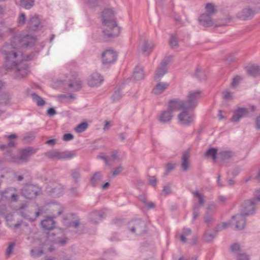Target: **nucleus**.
Masks as SVG:
<instances>
[{"label": "nucleus", "instance_id": "obj_1", "mask_svg": "<svg viewBox=\"0 0 260 260\" xmlns=\"http://www.w3.org/2000/svg\"><path fill=\"white\" fill-rule=\"evenodd\" d=\"M0 53L5 60L6 68L14 76L15 78L20 79L27 76L29 73V67L24 60H30L29 57L24 56L21 50L12 42L5 43L0 49Z\"/></svg>", "mask_w": 260, "mask_h": 260}, {"label": "nucleus", "instance_id": "obj_2", "mask_svg": "<svg viewBox=\"0 0 260 260\" xmlns=\"http://www.w3.org/2000/svg\"><path fill=\"white\" fill-rule=\"evenodd\" d=\"M102 18L104 35L108 38L117 36L120 33V28L115 21L113 11L109 9L105 10L102 12Z\"/></svg>", "mask_w": 260, "mask_h": 260}, {"label": "nucleus", "instance_id": "obj_3", "mask_svg": "<svg viewBox=\"0 0 260 260\" xmlns=\"http://www.w3.org/2000/svg\"><path fill=\"white\" fill-rule=\"evenodd\" d=\"M184 106V103L182 100L176 99L171 100L167 109L160 113L159 116V121L162 123H167L170 121L173 117V112L180 110Z\"/></svg>", "mask_w": 260, "mask_h": 260}, {"label": "nucleus", "instance_id": "obj_4", "mask_svg": "<svg viewBox=\"0 0 260 260\" xmlns=\"http://www.w3.org/2000/svg\"><path fill=\"white\" fill-rule=\"evenodd\" d=\"M12 42L16 44L20 50L21 48L32 47L36 42L37 38L29 34H18L14 35L12 38Z\"/></svg>", "mask_w": 260, "mask_h": 260}, {"label": "nucleus", "instance_id": "obj_5", "mask_svg": "<svg viewBox=\"0 0 260 260\" xmlns=\"http://www.w3.org/2000/svg\"><path fill=\"white\" fill-rule=\"evenodd\" d=\"M201 91L194 90L189 91L187 96L186 101L182 100L184 103V106L182 109L194 108L198 105V101L201 97Z\"/></svg>", "mask_w": 260, "mask_h": 260}, {"label": "nucleus", "instance_id": "obj_6", "mask_svg": "<svg viewBox=\"0 0 260 260\" xmlns=\"http://www.w3.org/2000/svg\"><path fill=\"white\" fill-rule=\"evenodd\" d=\"M129 230L137 236H141L146 231V224L140 219L132 220L128 223Z\"/></svg>", "mask_w": 260, "mask_h": 260}, {"label": "nucleus", "instance_id": "obj_7", "mask_svg": "<svg viewBox=\"0 0 260 260\" xmlns=\"http://www.w3.org/2000/svg\"><path fill=\"white\" fill-rule=\"evenodd\" d=\"M75 155L74 152L59 151L57 150H53L46 153L48 157L57 159H71Z\"/></svg>", "mask_w": 260, "mask_h": 260}, {"label": "nucleus", "instance_id": "obj_8", "mask_svg": "<svg viewBox=\"0 0 260 260\" xmlns=\"http://www.w3.org/2000/svg\"><path fill=\"white\" fill-rule=\"evenodd\" d=\"M189 109H181V112L178 115L179 123L183 125L191 124L194 120V115L188 111Z\"/></svg>", "mask_w": 260, "mask_h": 260}, {"label": "nucleus", "instance_id": "obj_9", "mask_svg": "<svg viewBox=\"0 0 260 260\" xmlns=\"http://www.w3.org/2000/svg\"><path fill=\"white\" fill-rule=\"evenodd\" d=\"M58 209L57 213V216L60 215L63 211L62 207L60 205L58 206ZM56 217L54 216L52 217H47L44 220L41 221V225L42 228L46 230H50L55 227V222L54 220V218Z\"/></svg>", "mask_w": 260, "mask_h": 260}, {"label": "nucleus", "instance_id": "obj_10", "mask_svg": "<svg viewBox=\"0 0 260 260\" xmlns=\"http://www.w3.org/2000/svg\"><path fill=\"white\" fill-rule=\"evenodd\" d=\"M117 54L113 50L109 49L105 51L102 56L103 64H109L115 62L117 59Z\"/></svg>", "mask_w": 260, "mask_h": 260}, {"label": "nucleus", "instance_id": "obj_11", "mask_svg": "<svg viewBox=\"0 0 260 260\" xmlns=\"http://www.w3.org/2000/svg\"><path fill=\"white\" fill-rule=\"evenodd\" d=\"M255 206V202L253 200H246L241 207V212L245 215H250L254 212Z\"/></svg>", "mask_w": 260, "mask_h": 260}, {"label": "nucleus", "instance_id": "obj_12", "mask_svg": "<svg viewBox=\"0 0 260 260\" xmlns=\"http://www.w3.org/2000/svg\"><path fill=\"white\" fill-rule=\"evenodd\" d=\"M244 214L241 212L232 217V223L235 225V228L238 230H241L244 228L246 221Z\"/></svg>", "mask_w": 260, "mask_h": 260}, {"label": "nucleus", "instance_id": "obj_13", "mask_svg": "<svg viewBox=\"0 0 260 260\" xmlns=\"http://www.w3.org/2000/svg\"><path fill=\"white\" fill-rule=\"evenodd\" d=\"M47 189L54 197H60L63 193L62 186L57 182H53L48 185Z\"/></svg>", "mask_w": 260, "mask_h": 260}, {"label": "nucleus", "instance_id": "obj_14", "mask_svg": "<svg viewBox=\"0 0 260 260\" xmlns=\"http://www.w3.org/2000/svg\"><path fill=\"white\" fill-rule=\"evenodd\" d=\"M22 194L27 199H32L38 196L36 187L32 185L24 186L21 190Z\"/></svg>", "mask_w": 260, "mask_h": 260}, {"label": "nucleus", "instance_id": "obj_15", "mask_svg": "<svg viewBox=\"0 0 260 260\" xmlns=\"http://www.w3.org/2000/svg\"><path fill=\"white\" fill-rule=\"evenodd\" d=\"M103 78L98 73L91 74L88 79V84L90 86L97 87L103 82Z\"/></svg>", "mask_w": 260, "mask_h": 260}, {"label": "nucleus", "instance_id": "obj_16", "mask_svg": "<svg viewBox=\"0 0 260 260\" xmlns=\"http://www.w3.org/2000/svg\"><path fill=\"white\" fill-rule=\"evenodd\" d=\"M247 113L248 111L247 109L244 108H238L234 112L231 121L234 122L238 123L241 119L246 116Z\"/></svg>", "mask_w": 260, "mask_h": 260}, {"label": "nucleus", "instance_id": "obj_17", "mask_svg": "<svg viewBox=\"0 0 260 260\" xmlns=\"http://www.w3.org/2000/svg\"><path fill=\"white\" fill-rule=\"evenodd\" d=\"M41 26L40 21L38 16L34 15L30 17L27 28L29 31H36Z\"/></svg>", "mask_w": 260, "mask_h": 260}, {"label": "nucleus", "instance_id": "obj_18", "mask_svg": "<svg viewBox=\"0 0 260 260\" xmlns=\"http://www.w3.org/2000/svg\"><path fill=\"white\" fill-rule=\"evenodd\" d=\"M36 152V149L31 147H27L20 152L19 159L23 161H27L29 157L35 154Z\"/></svg>", "mask_w": 260, "mask_h": 260}, {"label": "nucleus", "instance_id": "obj_19", "mask_svg": "<svg viewBox=\"0 0 260 260\" xmlns=\"http://www.w3.org/2000/svg\"><path fill=\"white\" fill-rule=\"evenodd\" d=\"M255 14V11L253 10L247 8L243 9L238 17L243 20H246L252 18Z\"/></svg>", "mask_w": 260, "mask_h": 260}, {"label": "nucleus", "instance_id": "obj_20", "mask_svg": "<svg viewBox=\"0 0 260 260\" xmlns=\"http://www.w3.org/2000/svg\"><path fill=\"white\" fill-rule=\"evenodd\" d=\"M189 157L190 152L188 150H186L183 153L181 157V167L184 171H186L189 169Z\"/></svg>", "mask_w": 260, "mask_h": 260}, {"label": "nucleus", "instance_id": "obj_21", "mask_svg": "<svg viewBox=\"0 0 260 260\" xmlns=\"http://www.w3.org/2000/svg\"><path fill=\"white\" fill-rule=\"evenodd\" d=\"M199 20L200 24L205 27H209L213 25V22L208 14H204L201 15L199 18Z\"/></svg>", "mask_w": 260, "mask_h": 260}, {"label": "nucleus", "instance_id": "obj_22", "mask_svg": "<svg viewBox=\"0 0 260 260\" xmlns=\"http://www.w3.org/2000/svg\"><path fill=\"white\" fill-rule=\"evenodd\" d=\"M154 45L152 42L147 41H144L140 46L142 51L145 54L150 53L153 48Z\"/></svg>", "mask_w": 260, "mask_h": 260}, {"label": "nucleus", "instance_id": "obj_23", "mask_svg": "<svg viewBox=\"0 0 260 260\" xmlns=\"http://www.w3.org/2000/svg\"><path fill=\"white\" fill-rule=\"evenodd\" d=\"M104 214L102 211H94L90 214V220L94 222L98 223L102 220L103 218Z\"/></svg>", "mask_w": 260, "mask_h": 260}, {"label": "nucleus", "instance_id": "obj_24", "mask_svg": "<svg viewBox=\"0 0 260 260\" xmlns=\"http://www.w3.org/2000/svg\"><path fill=\"white\" fill-rule=\"evenodd\" d=\"M169 84L167 82H159L156 85L153 92L156 94L162 93L168 87Z\"/></svg>", "mask_w": 260, "mask_h": 260}, {"label": "nucleus", "instance_id": "obj_25", "mask_svg": "<svg viewBox=\"0 0 260 260\" xmlns=\"http://www.w3.org/2000/svg\"><path fill=\"white\" fill-rule=\"evenodd\" d=\"M191 230L189 228H184L182 232L180 235V239L183 243L187 242V238L191 235Z\"/></svg>", "mask_w": 260, "mask_h": 260}, {"label": "nucleus", "instance_id": "obj_26", "mask_svg": "<svg viewBox=\"0 0 260 260\" xmlns=\"http://www.w3.org/2000/svg\"><path fill=\"white\" fill-rule=\"evenodd\" d=\"M167 69H166L160 66H159L155 74L154 79L156 81H159L160 79L164 76V75L167 73Z\"/></svg>", "mask_w": 260, "mask_h": 260}, {"label": "nucleus", "instance_id": "obj_27", "mask_svg": "<svg viewBox=\"0 0 260 260\" xmlns=\"http://www.w3.org/2000/svg\"><path fill=\"white\" fill-rule=\"evenodd\" d=\"M144 73L142 68L137 67L134 71L133 77L137 80H142L144 78Z\"/></svg>", "mask_w": 260, "mask_h": 260}, {"label": "nucleus", "instance_id": "obj_28", "mask_svg": "<svg viewBox=\"0 0 260 260\" xmlns=\"http://www.w3.org/2000/svg\"><path fill=\"white\" fill-rule=\"evenodd\" d=\"M69 86L72 89L73 91H78L82 87V82L80 79H78L75 81L70 82L69 84Z\"/></svg>", "mask_w": 260, "mask_h": 260}, {"label": "nucleus", "instance_id": "obj_29", "mask_svg": "<svg viewBox=\"0 0 260 260\" xmlns=\"http://www.w3.org/2000/svg\"><path fill=\"white\" fill-rule=\"evenodd\" d=\"M247 71L249 75L253 77H256L260 74V69L258 66H256L249 67L247 69Z\"/></svg>", "mask_w": 260, "mask_h": 260}, {"label": "nucleus", "instance_id": "obj_30", "mask_svg": "<svg viewBox=\"0 0 260 260\" xmlns=\"http://www.w3.org/2000/svg\"><path fill=\"white\" fill-rule=\"evenodd\" d=\"M6 219L7 225L10 228L14 227L15 229H16V228H18L21 224V223L20 222H18L15 224H13L12 223V221L13 220V214H7L6 216Z\"/></svg>", "mask_w": 260, "mask_h": 260}, {"label": "nucleus", "instance_id": "obj_31", "mask_svg": "<svg viewBox=\"0 0 260 260\" xmlns=\"http://www.w3.org/2000/svg\"><path fill=\"white\" fill-rule=\"evenodd\" d=\"M216 235V232L214 231H207L204 234V239L206 242H211Z\"/></svg>", "mask_w": 260, "mask_h": 260}, {"label": "nucleus", "instance_id": "obj_32", "mask_svg": "<svg viewBox=\"0 0 260 260\" xmlns=\"http://www.w3.org/2000/svg\"><path fill=\"white\" fill-rule=\"evenodd\" d=\"M102 179V175L100 172L95 173L90 179V183L93 186H95Z\"/></svg>", "mask_w": 260, "mask_h": 260}, {"label": "nucleus", "instance_id": "obj_33", "mask_svg": "<svg viewBox=\"0 0 260 260\" xmlns=\"http://www.w3.org/2000/svg\"><path fill=\"white\" fill-rule=\"evenodd\" d=\"M11 31L12 29L7 27L4 23H0V39H3L7 32Z\"/></svg>", "mask_w": 260, "mask_h": 260}, {"label": "nucleus", "instance_id": "obj_34", "mask_svg": "<svg viewBox=\"0 0 260 260\" xmlns=\"http://www.w3.org/2000/svg\"><path fill=\"white\" fill-rule=\"evenodd\" d=\"M32 98L34 101L36 102L38 106H43L45 104V102L42 98L39 96L36 93L31 94Z\"/></svg>", "mask_w": 260, "mask_h": 260}, {"label": "nucleus", "instance_id": "obj_35", "mask_svg": "<svg viewBox=\"0 0 260 260\" xmlns=\"http://www.w3.org/2000/svg\"><path fill=\"white\" fill-rule=\"evenodd\" d=\"M34 4V0H21V6L26 9H29Z\"/></svg>", "mask_w": 260, "mask_h": 260}, {"label": "nucleus", "instance_id": "obj_36", "mask_svg": "<svg viewBox=\"0 0 260 260\" xmlns=\"http://www.w3.org/2000/svg\"><path fill=\"white\" fill-rule=\"evenodd\" d=\"M192 193L194 197L198 198L199 199V204H198L199 205L200 207L201 206L203 205L205 203V200L203 194L200 193L198 190H195L192 192Z\"/></svg>", "mask_w": 260, "mask_h": 260}, {"label": "nucleus", "instance_id": "obj_37", "mask_svg": "<svg viewBox=\"0 0 260 260\" xmlns=\"http://www.w3.org/2000/svg\"><path fill=\"white\" fill-rule=\"evenodd\" d=\"M217 154V149L214 148L209 149L206 153V155L208 157H212L214 160H216Z\"/></svg>", "mask_w": 260, "mask_h": 260}, {"label": "nucleus", "instance_id": "obj_38", "mask_svg": "<svg viewBox=\"0 0 260 260\" xmlns=\"http://www.w3.org/2000/svg\"><path fill=\"white\" fill-rule=\"evenodd\" d=\"M88 127V124L86 122H82L78 124L75 128L77 133H80L85 131Z\"/></svg>", "mask_w": 260, "mask_h": 260}, {"label": "nucleus", "instance_id": "obj_39", "mask_svg": "<svg viewBox=\"0 0 260 260\" xmlns=\"http://www.w3.org/2000/svg\"><path fill=\"white\" fill-rule=\"evenodd\" d=\"M122 96V95L120 91L119 90H116L112 94L111 99L113 102H117L121 99Z\"/></svg>", "mask_w": 260, "mask_h": 260}, {"label": "nucleus", "instance_id": "obj_40", "mask_svg": "<svg viewBox=\"0 0 260 260\" xmlns=\"http://www.w3.org/2000/svg\"><path fill=\"white\" fill-rule=\"evenodd\" d=\"M200 206L199 205L197 204V203L195 204L193 208V217H192V221L195 220L199 216L200 214Z\"/></svg>", "mask_w": 260, "mask_h": 260}, {"label": "nucleus", "instance_id": "obj_41", "mask_svg": "<svg viewBox=\"0 0 260 260\" xmlns=\"http://www.w3.org/2000/svg\"><path fill=\"white\" fill-rule=\"evenodd\" d=\"M205 8L209 15L214 14L216 11L215 6L211 3L207 4Z\"/></svg>", "mask_w": 260, "mask_h": 260}, {"label": "nucleus", "instance_id": "obj_42", "mask_svg": "<svg viewBox=\"0 0 260 260\" xmlns=\"http://www.w3.org/2000/svg\"><path fill=\"white\" fill-rule=\"evenodd\" d=\"M231 249L232 252L237 256L241 253L240 246L237 243H235L232 245L231 246Z\"/></svg>", "mask_w": 260, "mask_h": 260}, {"label": "nucleus", "instance_id": "obj_43", "mask_svg": "<svg viewBox=\"0 0 260 260\" xmlns=\"http://www.w3.org/2000/svg\"><path fill=\"white\" fill-rule=\"evenodd\" d=\"M169 44L171 47L173 48H176L178 46V41L176 36L174 35L171 36Z\"/></svg>", "mask_w": 260, "mask_h": 260}, {"label": "nucleus", "instance_id": "obj_44", "mask_svg": "<svg viewBox=\"0 0 260 260\" xmlns=\"http://www.w3.org/2000/svg\"><path fill=\"white\" fill-rule=\"evenodd\" d=\"M172 59H173L172 56H169L166 57L162 60L160 66L166 68V69H167L168 64L172 61Z\"/></svg>", "mask_w": 260, "mask_h": 260}, {"label": "nucleus", "instance_id": "obj_45", "mask_svg": "<svg viewBox=\"0 0 260 260\" xmlns=\"http://www.w3.org/2000/svg\"><path fill=\"white\" fill-rule=\"evenodd\" d=\"M15 246V244L14 242H11L9 244L6 252V254L7 257H9L12 254Z\"/></svg>", "mask_w": 260, "mask_h": 260}, {"label": "nucleus", "instance_id": "obj_46", "mask_svg": "<svg viewBox=\"0 0 260 260\" xmlns=\"http://www.w3.org/2000/svg\"><path fill=\"white\" fill-rule=\"evenodd\" d=\"M219 155L223 159H228L233 155L232 152L230 151H223L219 153Z\"/></svg>", "mask_w": 260, "mask_h": 260}, {"label": "nucleus", "instance_id": "obj_47", "mask_svg": "<svg viewBox=\"0 0 260 260\" xmlns=\"http://www.w3.org/2000/svg\"><path fill=\"white\" fill-rule=\"evenodd\" d=\"M43 253L42 249L40 248H34L31 250V254L34 257H38L42 255Z\"/></svg>", "mask_w": 260, "mask_h": 260}, {"label": "nucleus", "instance_id": "obj_48", "mask_svg": "<svg viewBox=\"0 0 260 260\" xmlns=\"http://www.w3.org/2000/svg\"><path fill=\"white\" fill-rule=\"evenodd\" d=\"M194 76L200 80L205 78L204 73L200 68H197L194 73Z\"/></svg>", "mask_w": 260, "mask_h": 260}, {"label": "nucleus", "instance_id": "obj_49", "mask_svg": "<svg viewBox=\"0 0 260 260\" xmlns=\"http://www.w3.org/2000/svg\"><path fill=\"white\" fill-rule=\"evenodd\" d=\"M85 2L89 7L94 8L99 5L100 0H85Z\"/></svg>", "mask_w": 260, "mask_h": 260}, {"label": "nucleus", "instance_id": "obj_50", "mask_svg": "<svg viewBox=\"0 0 260 260\" xmlns=\"http://www.w3.org/2000/svg\"><path fill=\"white\" fill-rule=\"evenodd\" d=\"M26 21V17L24 13H21L18 18V24L19 26L22 25L24 24Z\"/></svg>", "mask_w": 260, "mask_h": 260}, {"label": "nucleus", "instance_id": "obj_51", "mask_svg": "<svg viewBox=\"0 0 260 260\" xmlns=\"http://www.w3.org/2000/svg\"><path fill=\"white\" fill-rule=\"evenodd\" d=\"M216 209H217L216 205L214 203H211L209 204L208 206V207L207 208V212L211 213L212 212H215L216 211Z\"/></svg>", "mask_w": 260, "mask_h": 260}, {"label": "nucleus", "instance_id": "obj_52", "mask_svg": "<svg viewBox=\"0 0 260 260\" xmlns=\"http://www.w3.org/2000/svg\"><path fill=\"white\" fill-rule=\"evenodd\" d=\"M242 80L240 76H237L233 79L231 82V86L233 87H236L239 83L240 81Z\"/></svg>", "mask_w": 260, "mask_h": 260}, {"label": "nucleus", "instance_id": "obj_53", "mask_svg": "<svg viewBox=\"0 0 260 260\" xmlns=\"http://www.w3.org/2000/svg\"><path fill=\"white\" fill-rule=\"evenodd\" d=\"M72 177L74 179L75 182H78V179L80 178V175L78 170H74L72 171L71 174Z\"/></svg>", "mask_w": 260, "mask_h": 260}, {"label": "nucleus", "instance_id": "obj_54", "mask_svg": "<svg viewBox=\"0 0 260 260\" xmlns=\"http://www.w3.org/2000/svg\"><path fill=\"white\" fill-rule=\"evenodd\" d=\"M223 98L225 100H231L232 99V93L229 90H225L222 92Z\"/></svg>", "mask_w": 260, "mask_h": 260}, {"label": "nucleus", "instance_id": "obj_55", "mask_svg": "<svg viewBox=\"0 0 260 260\" xmlns=\"http://www.w3.org/2000/svg\"><path fill=\"white\" fill-rule=\"evenodd\" d=\"M213 218L211 213L206 212L204 216V222L206 223H209L212 221Z\"/></svg>", "mask_w": 260, "mask_h": 260}, {"label": "nucleus", "instance_id": "obj_56", "mask_svg": "<svg viewBox=\"0 0 260 260\" xmlns=\"http://www.w3.org/2000/svg\"><path fill=\"white\" fill-rule=\"evenodd\" d=\"M237 260H250L249 256L245 253L237 255Z\"/></svg>", "mask_w": 260, "mask_h": 260}, {"label": "nucleus", "instance_id": "obj_57", "mask_svg": "<svg viewBox=\"0 0 260 260\" xmlns=\"http://www.w3.org/2000/svg\"><path fill=\"white\" fill-rule=\"evenodd\" d=\"M8 102V98L6 94L0 95V105H5Z\"/></svg>", "mask_w": 260, "mask_h": 260}, {"label": "nucleus", "instance_id": "obj_58", "mask_svg": "<svg viewBox=\"0 0 260 260\" xmlns=\"http://www.w3.org/2000/svg\"><path fill=\"white\" fill-rule=\"evenodd\" d=\"M98 157L100 158L103 159L107 165L110 166L112 164V162H111V159H109V158L105 155H100Z\"/></svg>", "mask_w": 260, "mask_h": 260}, {"label": "nucleus", "instance_id": "obj_59", "mask_svg": "<svg viewBox=\"0 0 260 260\" xmlns=\"http://www.w3.org/2000/svg\"><path fill=\"white\" fill-rule=\"evenodd\" d=\"M143 203L148 209H153L155 207V204L152 202H147L146 200H144Z\"/></svg>", "mask_w": 260, "mask_h": 260}, {"label": "nucleus", "instance_id": "obj_60", "mask_svg": "<svg viewBox=\"0 0 260 260\" xmlns=\"http://www.w3.org/2000/svg\"><path fill=\"white\" fill-rule=\"evenodd\" d=\"M176 167L175 164L168 163L166 165V171L167 173L175 169Z\"/></svg>", "mask_w": 260, "mask_h": 260}, {"label": "nucleus", "instance_id": "obj_61", "mask_svg": "<svg viewBox=\"0 0 260 260\" xmlns=\"http://www.w3.org/2000/svg\"><path fill=\"white\" fill-rule=\"evenodd\" d=\"M74 138V136L71 134H66L63 136V140L64 141H69L73 140Z\"/></svg>", "mask_w": 260, "mask_h": 260}, {"label": "nucleus", "instance_id": "obj_62", "mask_svg": "<svg viewBox=\"0 0 260 260\" xmlns=\"http://www.w3.org/2000/svg\"><path fill=\"white\" fill-rule=\"evenodd\" d=\"M123 170V168L122 166H119L116 168L115 170L113 171L112 175L116 176L120 174V173Z\"/></svg>", "mask_w": 260, "mask_h": 260}, {"label": "nucleus", "instance_id": "obj_63", "mask_svg": "<svg viewBox=\"0 0 260 260\" xmlns=\"http://www.w3.org/2000/svg\"><path fill=\"white\" fill-rule=\"evenodd\" d=\"M56 111H55V110L53 108H50L48 109L47 111V114L49 116H54L55 114H56Z\"/></svg>", "mask_w": 260, "mask_h": 260}, {"label": "nucleus", "instance_id": "obj_64", "mask_svg": "<svg viewBox=\"0 0 260 260\" xmlns=\"http://www.w3.org/2000/svg\"><path fill=\"white\" fill-rule=\"evenodd\" d=\"M118 158V156L117 152L115 151L112 153V154L111 155V158H109V159H111V162H112L113 164V162L114 161V160L117 159Z\"/></svg>", "mask_w": 260, "mask_h": 260}]
</instances>
